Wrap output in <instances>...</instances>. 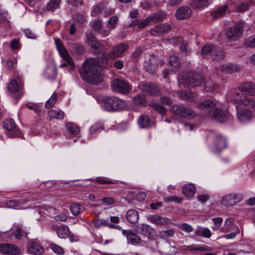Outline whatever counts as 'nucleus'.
Masks as SVG:
<instances>
[{"label":"nucleus","mask_w":255,"mask_h":255,"mask_svg":"<svg viewBox=\"0 0 255 255\" xmlns=\"http://www.w3.org/2000/svg\"><path fill=\"white\" fill-rule=\"evenodd\" d=\"M201 112L215 121L223 123L233 119L228 111H223L221 109L220 103L216 100H207L197 105Z\"/></svg>","instance_id":"f257e3e1"},{"label":"nucleus","mask_w":255,"mask_h":255,"mask_svg":"<svg viewBox=\"0 0 255 255\" xmlns=\"http://www.w3.org/2000/svg\"><path fill=\"white\" fill-rule=\"evenodd\" d=\"M83 79L93 84L97 85L103 81V74L96 59L87 58L79 70Z\"/></svg>","instance_id":"f03ea898"},{"label":"nucleus","mask_w":255,"mask_h":255,"mask_svg":"<svg viewBox=\"0 0 255 255\" xmlns=\"http://www.w3.org/2000/svg\"><path fill=\"white\" fill-rule=\"evenodd\" d=\"M102 106L109 112L122 111L127 108L126 102L116 97H106L102 99Z\"/></svg>","instance_id":"7ed1b4c3"},{"label":"nucleus","mask_w":255,"mask_h":255,"mask_svg":"<svg viewBox=\"0 0 255 255\" xmlns=\"http://www.w3.org/2000/svg\"><path fill=\"white\" fill-rule=\"evenodd\" d=\"M181 80L183 83L187 86L195 87L202 84L204 79L200 74L189 72L183 74Z\"/></svg>","instance_id":"20e7f679"},{"label":"nucleus","mask_w":255,"mask_h":255,"mask_svg":"<svg viewBox=\"0 0 255 255\" xmlns=\"http://www.w3.org/2000/svg\"><path fill=\"white\" fill-rule=\"evenodd\" d=\"M55 43L57 50H58L60 56L66 62L61 64V67H65L68 65L70 66L72 68L75 67L74 61L69 55L66 48L63 45L62 42L58 38H55Z\"/></svg>","instance_id":"39448f33"},{"label":"nucleus","mask_w":255,"mask_h":255,"mask_svg":"<svg viewBox=\"0 0 255 255\" xmlns=\"http://www.w3.org/2000/svg\"><path fill=\"white\" fill-rule=\"evenodd\" d=\"M243 199L241 194L231 192L223 196L220 200V203L225 206H233L240 202Z\"/></svg>","instance_id":"423d86ee"},{"label":"nucleus","mask_w":255,"mask_h":255,"mask_svg":"<svg viewBox=\"0 0 255 255\" xmlns=\"http://www.w3.org/2000/svg\"><path fill=\"white\" fill-rule=\"evenodd\" d=\"M171 111L175 115L182 118L191 119L196 116L195 113L192 109L182 105H174Z\"/></svg>","instance_id":"0eeeda50"},{"label":"nucleus","mask_w":255,"mask_h":255,"mask_svg":"<svg viewBox=\"0 0 255 255\" xmlns=\"http://www.w3.org/2000/svg\"><path fill=\"white\" fill-rule=\"evenodd\" d=\"M112 86L114 91L121 94H126L131 90V88L128 82L119 78L113 81Z\"/></svg>","instance_id":"6e6552de"},{"label":"nucleus","mask_w":255,"mask_h":255,"mask_svg":"<svg viewBox=\"0 0 255 255\" xmlns=\"http://www.w3.org/2000/svg\"><path fill=\"white\" fill-rule=\"evenodd\" d=\"M244 28L243 23H238L232 27L228 29L226 32V37L229 40H232L233 38H238L241 36L242 34Z\"/></svg>","instance_id":"1a4fd4ad"},{"label":"nucleus","mask_w":255,"mask_h":255,"mask_svg":"<svg viewBox=\"0 0 255 255\" xmlns=\"http://www.w3.org/2000/svg\"><path fill=\"white\" fill-rule=\"evenodd\" d=\"M140 89L148 95L157 96L160 94L159 88L153 83H143L140 85Z\"/></svg>","instance_id":"9d476101"},{"label":"nucleus","mask_w":255,"mask_h":255,"mask_svg":"<svg viewBox=\"0 0 255 255\" xmlns=\"http://www.w3.org/2000/svg\"><path fill=\"white\" fill-rule=\"evenodd\" d=\"M172 42L174 44L179 46L180 52L182 54L188 56L190 55L191 50L187 45V43L183 40L181 37H175L172 38Z\"/></svg>","instance_id":"9b49d317"},{"label":"nucleus","mask_w":255,"mask_h":255,"mask_svg":"<svg viewBox=\"0 0 255 255\" xmlns=\"http://www.w3.org/2000/svg\"><path fill=\"white\" fill-rule=\"evenodd\" d=\"M0 252L8 255H19L20 253V251L17 247L10 244L0 245Z\"/></svg>","instance_id":"f8f14e48"},{"label":"nucleus","mask_w":255,"mask_h":255,"mask_svg":"<svg viewBox=\"0 0 255 255\" xmlns=\"http://www.w3.org/2000/svg\"><path fill=\"white\" fill-rule=\"evenodd\" d=\"M244 93L242 92L240 88L237 89H234L230 91L227 95V99L230 101H233L237 103L239 105L243 101L244 98L243 94Z\"/></svg>","instance_id":"ddd939ff"},{"label":"nucleus","mask_w":255,"mask_h":255,"mask_svg":"<svg viewBox=\"0 0 255 255\" xmlns=\"http://www.w3.org/2000/svg\"><path fill=\"white\" fill-rule=\"evenodd\" d=\"M128 47V45L126 44H119L113 47L112 50L109 53V57L112 59L118 58L125 52Z\"/></svg>","instance_id":"4468645a"},{"label":"nucleus","mask_w":255,"mask_h":255,"mask_svg":"<svg viewBox=\"0 0 255 255\" xmlns=\"http://www.w3.org/2000/svg\"><path fill=\"white\" fill-rule=\"evenodd\" d=\"M170 28L171 26L167 23L158 24L150 29L149 32L151 35L157 36L167 32Z\"/></svg>","instance_id":"2eb2a0df"},{"label":"nucleus","mask_w":255,"mask_h":255,"mask_svg":"<svg viewBox=\"0 0 255 255\" xmlns=\"http://www.w3.org/2000/svg\"><path fill=\"white\" fill-rule=\"evenodd\" d=\"M28 252L33 255H41L44 252V248L37 242L32 241L27 246Z\"/></svg>","instance_id":"dca6fc26"},{"label":"nucleus","mask_w":255,"mask_h":255,"mask_svg":"<svg viewBox=\"0 0 255 255\" xmlns=\"http://www.w3.org/2000/svg\"><path fill=\"white\" fill-rule=\"evenodd\" d=\"M192 13V10L189 6H181L176 10V17L179 20L187 19L191 16Z\"/></svg>","instance_id":"f3484780"},{"label":"nucleus","mask_w":255,"mask_h":255,"mask_svg":"<svg viewBox=\"0 0 255 255\" xmlns=\"http://www.w3.org/2000/svg\"><path fill=\"white\" fill-rule=\"evenodd\" d=\"M57 234L60 239H73L74 235L70 231L69 228L65 225H62L56 228Z\"/></svg>","instance_id":"a211bd4d"},{"label":"nucleus","mask_w":255,"mask_h":255,"mask_svg":"<svg viewBox=\"0 0 255 255\" xmlns=\"http://www.w3.org/2000/svg\"><path fill=\"white\" fill-rule=\"evenodd\" d=\"M147 220L151 223L157 226H164L169 224L170 220L166 217H163L158 215H150L147 217Z\"/></svg>","instance_id":"6ab92c4d"},{"label":"nucleus","mask_w":255,"mask_h":255,"mask_svg":"<svg viewBox=\"0 0 255 255\" xmlns=\"http://www.w3.org/2000/svg\"><path fill=\"white\" fill-rule=\"evenodd\" d=\"M237 110V117L238 120L241 122H245L250 119L252 117V113L250 111L246 109H239L236 106Z\"/></svg>","instance_id":"aec40b11"},{"label":"nucleus","mask_w":255,"mask_h":255,"mask_svg":"<svg viewBox=\"0 0 255 255\" xmlns=\"http://www.w3.org/2000/svg\"><path fill=\"white\" fill-rule=\"evenodd\" d=\"M214 142L216 148L219 152L222 151L227 147V140L221 135H217Z\"/></svg>","instance_id":"412c9836"},{"label":"nucleus","mask_w":255,"mask_h":255,"mask_svg":"<svg viewBox=\"0 0 255 255\" xmlns=\"http://www.w3.org/2000/svg\"><path fill=\"white\" fill-rule=\"evenodd\" d=\"M240 68L237 65L231 63L220 66L218 71L225 74H232L238 71Z\"/></svg>","instance_id":"4be33fe9"},{"label":"nucleus","mask_w":255,"mask_h":255,"mask_svg":"<svg viewBox=\"0 0 255 255\" xmlns=\"http://www.w3.org/2000/svg\"><path fill=\"white\" fill-rule=\"evenodd\" d=\"M240 88L245 95L252 96L255 94V83H246Z\"/></svg>","instance_id":"5701e85b"},{"label":"nucleus","mask_w":255,"mask_h":255,"mask_svg":"<svg viewBox=\"0 0 255 255\" xmlns=\"http://www.w3.org/2000/svg\"><path fill=\"white\" fill-rule=\"evenodd\" d=\"M177 95L186 101H193L197 99L196 95L189 91H179L177 92Z\"/></svg>","instance_id":"b1692460"},{"label":"nucleus","mask_w":255,"mask_h":255,"mask_svg":"<svg viewBox=\"0 0 255 255\" xmlns=\"http://www.w3.org/2000/svg\"><path fill=\"white\" fill-rule=\"evenodd\" d=\"M142 233L145 237L151 238L156 236V231L154 229L147 225L142 226Z\"/></svg>","instance_id":"393cba45"},{"label":"nucleus","mask_w":255,"mask_h":255,"mask_svg":"<svg viewBox=\"0 0 255 255\" xmlns=\"http://www.w3.org/2000/svg\"><path fill=\"white\" fill-rule=\"evenodd\" d=\"M196 192V188L193 184L189 183L185 185L182 189V193L187 197L193 196Z\"/></svg>","instance_id":"a878e982"},{"label":"nucleus","mask_w":255,"mask_h":255,"mask_svg":"<svg viewBox=\"0 0 255 255\" xmlns=\"http://www.w3.org/2000/svg\"><path fill=\"white\" fill-rule=\"evenodd\" d=\"M169 63L171 67V71L176 72L180 69L181 64L178 58L175 56H170L169 60Z\"/></svg>","instance_id":"bb28decb"},{"label":"nucleus","mask_w":255,"mask_h":255,"mask_svg":"<svg viewBox=\"0 0 255 255\" xmlns=\"http://www.w3.org/2000/svg\"><path fill=\"white\" fill-rule=\"evenodd\" d=\"M126 218L127 220L130 223H135L138 220V213L133 209H130L127 213Z\"/></svg>","instance_id":"cd10ccee"},{"label":"nucleus","mask_w":255,"mask_h":255,"mask_svg":"<svg viewBox=\"0 0 255 255\" xmlns=\"http://www.w3.org/2000/svg\"><path fill=\"white\" fill-rule=\"evenodd\" d=\"M212 2V0H192L191 5L195 8L207 7Z\"/></svg>","instance_id":"c85d7f7f"},{"label":"nucleus","mask_w":255,"mask_h":255,"mask_svg":"<svg viewBox=\"0 0 255 255\" xmlns=\"http://www.w3.org/2000/svg\"><path fill=\"white\" fill-rule=\"evenodd\" d=\"M70 52L76 55H82L85 51V47L83 45L73 43L70 46Z\"/></svg>","instance_id":"c756f323"},{"label":"nucleus","mask_w":255,"mask_h":255,"mask_svg":"<svg viewBox=\"0 0 255 255\" xmlns=\"http://www.w3.org/2000/svg\"><path fill=\"white\" fill-rule=\"evenodd\" d=\"M48 116L50 118L62 120L64 118L65 114L60 110H51L48 112Z\"/></svg>","instance_id":"7c9ffc66"},{"label":"nucleus","mask_w":255,"mask_h":255,"mask_svg":"<svg viewBox=\"0 0 255 255\" xmlns=\"http://www.w3.org/2000/svg\"><path fill=\"white\" fill-rule=\"evenodd\" d=\"M14 236L16 239H25L27 238L28 233L24 230L19 226H17L13 232Z\"/></svg>","instance_id":"2f4dec72"},{"label":"nucleus","mask_w":255,"mask_h":255,"mask_svg":"<svg viewBox=\"0 0 255 255\" xmlns=\"http://www.w3.org/2000/svg\"><path fill=\"white\" fill-rule=\"evenodd\" d=\"M138 124L141 128H147L151 125L150 119L146 115H141L139 117Z\"/></svg>","instance_id":"473e14b6"},{"label":"nucleus","mask_w":255,"mask_h":255,"mask_svg":"<svg viewBox=\"0 0 255 255\" xmlns=\"http://www.w3.org/2000/svg\"><path fill=\"white\" fill-rule=\"evenodd\" d=\"M94 54H98L104 49V45L99 41H95L93 43L89 45Z\"/></svg>","instance_id":"72a5a7b5"},{"label":"nucleus","mask_w":255,"mask_h":255,"mask_svg":"<svg viewBox=\"0 0 255 255\" xmlns=\"http://www.w3.org/2000/svg\"><path fill=\"white\" fill-rule=\"evenodd\" d=\"M166 16V14L165 12L163 11H159L149 16L151 21L154 22L162 21Z\"/></svg>","instance_id":"f704fd0d"},{"label":"nucleus","mask_w":255,"mask_h":255,"mask_svg":"<svg viewBox=\"0 0 255 255\" xmlns=\"http://www.w3.org/2000/svg\"><path fill=\"white\" fill-rule=\"evenodd\" d=\"M135 105L137 106H145L146 104V100L144 95H137L132 99Z\"/></svg>","instance_id":"c9c22d12"},{"label":"nucleus","mask_w":255,"mask_h":255,"mask_svg":"<svg viewBox=\"0 0 255 255\" xmlns=\"http://www.w3.org/2000/svg\"><path fill=\"white\" fill-rule=\"evenodd\" d=\"M66 127L67 131L71 134L76 135L80 132V128L72 123H67Z\"/></svg>","instance_id":"e433bc0d"},{"label":"nucleus","mask_w":255,"mask_h":255,"mask_svg":"<svg viewBox=\"0 0 255 255\" xmlns=\"http://www.w3.org/2000/svg\"><path fill=\"white\" fill-rule=\"evenodd\" d=\"M61 0H50L46 6V10L53 11L60 7Z\"/></svg>","instance_id":"4c0bfd02"},{"label":"nucleus","mask_w":255,"mask_h":255,"mask_svg":"<svg viewBox=\"0 0 255 255\" xmlns=\"http://www.w3.org/2000/svg\"><path fill=\"white\" fill-rule=\"evenodd\" d=\"M211 57L214 60H221L224 58L225 53L221 49L215 48L213 52L211 53Z\"/></svg>","instance_id":"58836bf2"},{"label":"nucleus","mask_w":255,"mask_h":255,"mask_svg":"<svg viewBox=\"0 0 255 255\" xmlns=\"http://www.w3.org/2000/svg\"><path fill=\"white\" fill-rule=\"evenodd\" d=\"M215 47L213 44L207 43L205 44L202 48L201 54L203 56L210 54L211 56V53L213 52Z\"/></svg>","instance_id":"ea45409f"},{"label":"nucleus","mask_w":255,"mask_h":255,"mask_svg":"<svg viewBox=\"0 0 255 255\" xmlns=\"http://www.w3.org/2000/svg\"><path fill=\"white\" fill-rule=\"evenodd\" d=\"M16 124L12 119H6L3 122V127L7 131L14 129Z\"/></svg>","instance_id":"a19ab883"},{"label":"nucleus","mask_w":255,"mask_h":255,"mask_svg":"<svg viewBox=\"0 0 255 255\" xmlns=\"http://www.w3.org/2000/svg\"><path fill=\"white\" fill-rule=\"evenodd\" d=\"M103 129L101 123H98L92 125L89 129V134L91 137L97 133V132Z\"/></svg>","instance_id":"79ce46f5"},{"label":"nucleus","mask_w":255,"mask_h":255,"mask_svg":"<svg viewBox=\"0 0 255 255\" xmlns=\"http://www.w3.org/2000/svg\"><path fill=\"white\" fill-rule=\"evenodd\" d=\"M227 9V5H224L217 8L215 11L213 12L211 14L212 16L214 18H218L223 15Z\"/></svg>","instance_id":"37998d69"},{"label":"nucleus","mask_w":255,"mask_h":255,"mask_svg":"<svg viewBox=\"0 0 255 255\" xmlns=\"http://www.w3.org/2000/svg\"><path fill=\"white\" fill-rule=\"evenodd\" d=\"M96 182L101 184H116V182L114 180L103 176L98 177L94 180Z\"/></svg>","instance_id":"c03bdc74"},{"label":"nucleus","mask_w":255,"mask_h":255,"mask_svg":"<svg viewBox=\"0 0 255 255\" xmlns=\"http://www.w3.org/2000/svg\"><path fill=\"white\" fill-rule=\"evenodd\" d=\"M20 88L18 82L15 80H12L8 85V91L11 93H16Z\"/></svg>","instance_id":"a18cd8bd"},{"label":"nucleus","mask_w":255,"mask_h":255,"mask_svg":"<svg viewBox=\"0 0 255 255\" xmlns=\"http://www.w3.org/2000/svg\"><path fill=\"white\" fill-rule=\"evenodd\" d=\"M196 234L197 235H202L204 238H209L211 236V233L210 230L207 228H199L197 231Z\"/></svg>","instance_id":"49530a36"},{"label":"nucleus","mask_w":255,"mask_h":255,"mask_svg":"<svg viewBox=\"0 0 255 255\" xmlns=\"http://www.w3.org/2000/svg\"><path fill=\"white\" fill-rule=\"evenodd\" d=\"M57 99V94L54 93L49 99L46 102L45 107L47 109H50L53 107L55 104Z\"/></svg>","instance_id":"de8ad7c7"},{"label":"nucleus","mask_w":255,"mask_h":255,"mask_svg":"<svg viewBox=\"0 0 255 255\" xmlns=\"http://www.w3.org/2000/svg\"><path fill=\"white\" fill-rule=\"evenodd\" d=\"M50 249L55 254L57 255H63L64 251L63 249L59 246L54 244H51L49 246Z\"/></svg>","instance_id":"09e8293b"},{"label":"nucleus","mask_w":255,"mask_h":255,"mask_svg":"<svg viewBox=\"0 0 255 255\" xmlns=\"http://www.w3.org/2000/svg\"><path fill=\"white\" fill-rule=\"evenodd\" d=\"M70 210L74 216H78L81 211V206L78 203L73 204L70 206Z\"/></svg>","instance_id":"8fccbe9b"},{"label":"nucleus","mask_w":255,"mask_h":255,"mask_svg":"<svg viewBox=\"0 0 255 255\" xmlns=\"http://www.w3.org/2000/svg\"><path fill=\"white\" fill-rule=\"evenodd\" d=\"M86 35L87 40V43L89 45H90L92 43L95 42V41L97 40L91 30H87L86 32Z\"/></svg>","instance_id":"3c124183"},{"label":"nucleus","mask_w":255,"mask_h":255,"mask_svg":"<svg viewBox=\"0 0 255 255\" xmlns=\"http://www.w3.org/2000/svg\"><path fill=\"white\" fill-rule=\"evenodd\" d=\"M123 234L127 238V239H136V235L129 230H123Z\"/></svg>","instance_id":"603ef678"},{"label":"nucleus","mask_w":255,"mask_h":255,"mask_svg":"<svg viewBox=\"0 0 255 255\" xmlns=\"http://www.w3.org/2000/svg\"><path fill=\"white\" fill-rule=\"evenodd\" d=\"M187 249L188 251H199L201 252H205L208 250V247H201L198 245H190L187 247Z\"/></svg>","instance_id":"864d4df0"},{"label":"nucleus","mask_w":255,"mask_h":255,"mask_svg":"<svg viewBox=\"0 0 255 255\" xmlns=\"http://www.w3.org/2000/svg\"><path fill=\"white\" fill-rule=\"evenodd\" d=\"M244 44L248 47H255V35L250 36L246 39Z\"/></svg>","instance_id":"5fc2aeb1"},{"label":"nucleus","mask_w":255,"mask_h":255,"mask_svg":"<svg viewBox=\"0 0 255 255\" xmlns=\"http://www.w3.org/2000/svg\"><path fill=\"white\" fill-rule=\"evenodd\" d=\"M151 107L161 115H164L165 114V109L161 105L158 104H151Z\"/></svg>","instance_id":"6e6d98bb"},{"label":"nucleus","mask_w":255,"mask_h":255,"mask_svg":"<svg viewBox=\"0 0 255 255\" xmlns=\"http://www.w3.org/2000/svg\"><path fill=\"white\" fill-rule=\"evenodd\" d=\"M95 225L97 227L100 226L101 225L107 226L109 228L111 227H113L112 223H110L108 222V220L105 219H101L97 220L95 223Z\"/></svg>","instance_id":"4d7b16f0"},{"label":"nucleus","mask_w":255,"mask_h":255,"mask_svg":"<svg viewBox=\"0 0 255 255\" xmlns=\"http://www.w3.org/2000/svg\"><path fill=\"white\" fill-rule=\"evenodd\" d=\"M240 105H243L249 108H253L255 106V102L250 98H244L243 101L241 102Z\"/></svg>","instance_id":"13d9d810"},{"label":"nucleus","mask_w":255,"mask_h":255,"mask_svg":"<svg viewBox=\"0 0 255 255\" xmlns=\"http://www.w3.org/2000/svg\"><path fill=\"white\" fill-rule=\"evenodd\" d=\"M102 26V20L97 19L94 20L92 23V27L96 32H100Z\"/></svg>","instance_id":"bf43d9fd"},{"label":"nucleus","mask_w":255,"mask_h":255,"mask_svg":"<svg viewBox=\"0 0 255 255\" xmlns=\"http://www.w3.org/2000/svg\"><path fill=\"white\" fill-rule=\"evenodd\" d=\"M118 17L116 16H112L109 20L108 22V26L109 28L114 29L115 27V25L118 21Z\"/></svg>","instance_id":"052dcab7"},{"label":"nucleus","mask_w":255,"mask_h":255,"mask_svg":"<svg viewBox=\"0 0 255 255\" xmlns=\"http://www.w3.org/2000/svg\"><path fill=\"white\" fill-rule=\"evenodd\" d=\"M182 198H178L176 196H172L165 197L164 201L168 203L170 202H175L177 203H181L182 201Z\"/></svg>","instance_id":"680f3d73"},{"label":"nucleus","mask_w":255,"mask_h":255,"mask_svg":"<svg viewBox=\"0 0 255 255\" xmlns=\"http://www.w3.org/2000/svg\"><path fill=\"white\" fill-rule=\"evenodd\" d=\"M152 22L151 21V20L149 16L147 17L144 20H139V23H138V27L139 28H143L144 27H145V26H147L149 25V24Z\"/></svg>","instance_id":"e2e57ef3"},{"label":"nucleus","mask_w":255,"mask_h":255,"mask_svg":"<svg viewBox=\"0 0 255 255\" xmlns=\"http://www.w3.org/2000/svg\"><path fill=\"white\" fill-rule=\"evenodd\" d=\"M142 50L141 49H136L132 54L131 59L133 62L135 63L137 61V58L141 54Z\"/></svg>","instance_id":"0e129e2a"},{"label":"nucleus","mask_w":255,"mask_h":255,"mask_svg":"<svg viewBox=\"0 0 255 255\" xmlns=\"http://www.w3.org/2000/svg\"><path fill=\"white\" fill-rule=\"evenodd\" d=\"M174 234V231L172 230L167 231H162L160 233V235L162 238L171 237Z\"/></svg>","instance_id":"69168bd1"},{"label":"nucleus","mask_w":255,"mask_h":255,"mask_svg":"<svg viewBox=\"0 0 255 255\" xmlns=\"http://www.w3.org/2000/svg\"><path fill=\"white\" fill-rule=\"evenodd\" d=\"M160 99L161 103L163 104L170 106L172 104V100L170 98L162 97Z\"/></svg>","instance_id":"338daca9"},{"label":"nucleus","mask_w":255,"mask_h":255,"mask_svg":"<svg viewBox=\"0 0 255 255\" xmlns=\"http://www.w3.org/2000/svg\"><path fill=\"white\" fill-rule=\"evenodd\" d=\"M180 228L182 230L187 232H191L193 230L192 227L191 225L186 223L182 224L180 226Z\"/></svg>","instance_id":"774afa93"}]
</instances>
